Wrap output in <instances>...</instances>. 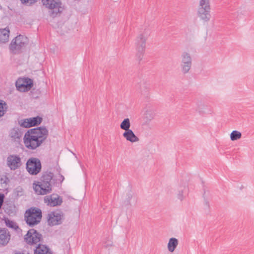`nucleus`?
I'll return each mask as SVG.
<instances>
[{"label": "nucleus", "mask_w": 254, "mask_h": 254, "mask_svg": "<svg viewBox=\"0 0 254 254\" xmlns=\"http://www.w3.org/2000/svg\"><path fill=\"white\" fill-rule=\"evenodd\" d=\"M64 180V176L59 174V178H56L51 171H44L38 181H34L33 189L38 195H45L51 193L53 186L59 187Z\"/></svg>", "instance_id": "nucleus-1"}, {"label": "nucleus", "mask_w": 254, "mask_h": 254, "mask_svg": "<svg viewBox=\"0 0 254 254\" xmlns=\"http://www.w3.org/2000/svg\"><path fill=\"white\" fill-rule=\"evenodd\" d=\"M48 136V130L45 127H37L25 132L23 142L27 149L35 150L41 145Z\"/></svg>", "instance_id": "nucleus-2"}, {"label": "nucleus", "mask_w": 254, "mask_h": 254, "mask_svg": "<svg viewBox=\"0 0 254 254\" xmlns=\"http://www.w3.org/2000/svg\"><path fill=\"white\" fill-rule=\"evenodd\" d=\"M28 43V38L24 35L19 34L12 40L9 45V49L12 54H18L21 53Z\"/></svg>", "instance_id": "nucleus-3"}, {"label": "nucleus", "mask_w": 254, "mask_h": 254, "mask_svg": "<svg viewBox=\"0 0 254 254\" xmlns=\"http://www.w3.org/2000/svg\"><path fill=\"white\" fill-rule=\"evenodd\" d=\"M42 217V211L37 207H31L25 213V221L30 227H33L39 223Z\"/></svg>", "instance_id": "nucleus-4"}, {"label": "nucleus", "mask_w": 254, "mask_h": 254, "mask_svg": "<svg viewBox=\"0 0 254 254\" xmlns=\"http://www.w3.org/2000/svg\"><path fill=\"white\" fill-rule=\"evenodd\" d=\"M26 169L29 174L37 175L42 169L40 160L38 158H30L26 163Z\"/></svg>", "instance_id": "nucleus-5"}, {"label": "nucleus", "mask_w": 254, "mask_h": 254, "mask_svg": "<svg viewBox=\"0 0 254 254\" xmlns=\"http://www.w3.org/2000/svg\"><path fill=\"white\" fill-rule=\"evenodd\" d=\"M24 239L29 245H37L38 243L43 242V241L42 234L34 229H29L24 236Z\"/></svg>", "instance_id": "nucleus-6"}, {"label": "nucleus", "mask_w": 254, "mask_h": 254, "mask_svg": "<svg viewBox=\"0 0 254 254\" xmlns=\"http://www.w3.org/2000/svg\"><path fill=\"white\" fill-rule=\"evenodd\" d=\"M198 16L204 21H208L211 18L210 5L209 0H200L198 9Z\"/></svg>", "instance_id": "nucleus-7"}, {"label": "nucleus", "mask_w": 254, "mask_h": 254, "mask_svg": "<svg viewBox=\"0 0 254 254\" xmlns=\"http://www.w3.org/2000/svg\"><path fill=\"white\" fill-rule=\"evenodd\" d=\"M146 39L143 34H140L136 38L135 45L137 51L136 57L137 60L140 62L143 58L146 46Z\"/></svg>", "instance_id": "nucleus-8"}, {"label": "nucleus", "mask_w": 254, "mask_h": 254, "mask_svg": "<svg viewBox=\"0 0 254 254\" xmlns=\"http://www.w3.org/2000/svg\"><path fill=\"white\" fill-rule=\"evenodd\" d=\"M15 85L18 91L27 92L33 87V81L32 79L28 77L19 78L16 81Z\"/></svg>", "instance_id": "nucleus-9"}, {"label": "nucleus", "mask_w": 254, "mask_h": 254, "mask_svg": "<svg viewBox=\"0 0 254 254\" xmlns=\"http://www.w3.org/2000/svg\"><path fill=\"white\" fill-rule=\"evenodd\" d=\"M48 223L51 226L61 224L64 219V213L60 211H52L48 215Z\"/></svg>", "instance_id": "nucleus-10"}, {"label": "nucleus", "mask_w": 254, "mask_h": 254, "mask_svg": "<svg viewBox=\"0 0 254 254\" xmlns=\"http://www.w3.org/2000/svg\"><path fill=\"white\" fill-rule=\"evenodd\" d=\"M43 5L45 7L50 9H58L57 11L54 10L52 12L51 15L53 17L57 16L58 13H61L60 8L61 7L62 3L60 0H42Z\"/></svg>", "instance_id": "nucleus-11"}, {"label": "nucleus", "mask_w": 254, "mask_h": 254, "mask_svg": "<svg viewBox=\"0 0 254 254\" xmlns=\"http://www.w3.org/2000/svg\"><path fill=\"white\" fill-rule=\"evenodd\" d=\"M23 133V130L21 128L14 127L10 130L9 137L11 141L19 144L21 141Z\"/></svg>", "instance_id": "nucleus-12"}, {"label": "nucleus", "mask_w": 254, "mask_h": 254, "mask_svg": "<svg viewBox=\"0 0 254 254\" xmlns=\"http://www.w3.org/2000/svg\"><path fill=\"white\" fill-rule=\"evenodd\" d=\"M7 164L11 170H15L21 166V158L17 155H10L7 158Z\"/></svg>", "instance_id": "nucleus-13"}, {"label": "nucleus", "mask_w": 254, "mask_h": 254, "mask_svg": "<svg viewBox=\"0 0 254 254\" xmlns=\"http://www.w3.org/2000/svg\"><path fill=\"white\" fill-rule=\"evenodd\" d=\"M45 201L48 203V205L54 207L60 205L63 202V199L58 194L53 193L50 196H46Z\"/></svg>", "instance_id": "nucleus-14"}, {"label": "nucleus", "mask_w": 254, "mask_h": 254, "mask_svg": "<svg viewBox=\"0 0 254 254\" xmlns=\"http://www.w3.org/2000/svg\"><path fill=\"white\" fill-rule=\"evenodd\" d=\"M10 239V235L7 229L0 228V247L5 246Z\"/></svg>", "instance_id": "nucleus-15"}, {"label": "nucleus", "mask_w": 254, "mask_h": 254, "mask_svg": "<svg viewBox=\"0 0 254 254\" xmlns=\"http://www.w3.org/2000/svg\"><path fill=\"white\" fill-rule=\"evenodd\" d=\"M34 254H53V253L48 246L39 243L34 250Z\"/></svg>", "instance_id": "nucleus-16"}, {"label": "nucleus", "mask_w": 254, "mask_h": 254, "mask_svg": "<svg viewBox=\"0 0 254 254\" xmlns=\"http://www.w3.org/2000/svg\"><path fill=\"white\" fill-rule=\"evenodd\" d=\"M123 136L126 140L130 142H135L139 141V138L134 133L133 131L129 129L127 131H125Z\"/></svg>", "instance_id": "nucleus-17"}, {"label": "nucleus", "mask_w": 254, "mask_h": 254, "mask_svg": "<svg viewBox=\"0 0 254 254\" xmlns=\"http://www.w3.org/2000/svg\"><path fill=\"white\" fill-rule=\"evenodd\" d=\"M9 30L7 28L0 29V43H4L8 41Z\"/></svg>", "instance_id": "nucleus-18"}, {"label": "nucleus", "mask_w": 254, "mask_h": 254, "mask_svg": "<svg viewBox=\"0 0 254 254\" xmlns=\"http://www.w3.org/2000/svg\"><path fill=\"white\" fill-rule=\"evenodd\" d=\"M179 243L177 239L175 238H171L169 239L168 243V249L171 253H173L177 248Z\"/></svg>", "instance_id": "nucleus-19"}, {"label": "nucleus", "mask_w": 254, "mask_h": 254, "mask_svg": "<svg viewBox=\"0 0 254 254\" xmlns=\"http://www.w3.org/2000/svg\"><path fill=\"white\" fill-rule=\"evenodd\" d=\"M31 127L37 126L39 125L42 122L43 119L39 116L29 118Z\"/></svg>", "instance_id": "nucleus-20"}, {"label": "nucleus", "mask_w": 254, "mask_h": 254, "mask_svg": "<svg viewBox=\"0 0 254 254\" xmlns=\"http://www.w3.org/2000/svg\"><path fill=\"white\" fill-rule=\"evenodd\" d=\"M192 63H181V71L184 74L188 73L191 68Z\"/></svg>", "instance_id": "nucleus-21"}, {"label": "nucleus", "mask_w": 254, "mask_h": 254, "mask_svg": "<svg viewBox=\"0 0 254 254\" xmlns=\"http://www.w3.org/2000/svg\"><path fill=\"white\" fill-rule=\"evenodd\" d=\"M130 123L128 118L125 119L120 124V127L121 129L127 131L130 129Z\"/></svg>", "instance_id": "nucleus-22"}, {"label": "nucleus", "mask_w": 254, "mask_h": 254, "mask_svg": "<svg viewBox=\"0 0 254 254\" xmlns=\"http://www.w3.org/2000/svg\"><path fill=\"white\" fill-rule=\"evenodd\" d=\"M181 63H192L190 54L186 52H183L181 55Z\"/></svg>", "instance_id": "nucleus-23"}, {"label": "nucleus", "mask_w": 254, "mask_h": 254, "mask_svg": "<svg viewBox=\"0 0 254 254\" xmlns=\"http://www.w3.org/2000/svg\"><path fill=\"white\" fill-rule=\"evenodd\" d=\"M5 223L7 227L13 229V230H15L17 232L18 231V230L20 229L19 227L15 222L11 221L8 219L5 220Z\"/></svg>", "instance_id": "nucleus-24"}, {"label": "nucleus", "mask_w": 254, "mask_h": 254, "mask_svg": "<svg viewBox=\"0 0 254 254\" xmlns=\"http://www.w3.org/2000/svg\"><path fill=\"white\" fill-rule=\"evenodd\" d=\"M242 136L241 133L237 130H233L230 134V138L232 141L238 140Z\"/></svg>", "instance_id": "nucleus-25"}, {"label": "nucleus", "mask_w": 254, "mask_h": 254, "mask_svg": "<svg viewBox=\"0 0 254 254\" xmlns=\"http://www.w3.org/2000/svg\"><path fill=\"white\" fill-rule=\"evenodd\" d=\"M6 111V104L1 100H0V117L3 116Z\"/></svg>", "instance_id": "nucleus-26"}, {"label": "nucleus", "mask_w": 254, "mask_h": 254, "mask_svg": "<svg viewBox=\"0 0 254 254\" xmlns=\"http://www.w3.org/2000/svg\"><path fill=\"white\" fill-rule=\"evenodd\" d=\"M19 124L21 127H23L29 128L31 127L29 119L21 120L19 122Z\"/></svg>", "instance_id": "nucleus-27"}, {"label": "nucleus", "mask_w": 254, "mask_h": 254, "mask_svg": "<svg viewBox=\"0 0 254 254\" xmlns=\"http://www.w3.org/2000/svg\"><path fill=\"white\" fill-rule=\"evenodd\" d=\"M136 89L139 90L141 93L145 91L146 89V84L144 81L141 82L139 85H136Z\"/></svg>", "instance_id": "nucleus-28"}, {"label": "nucleus", "mask_w": 254, "mask_h": 254, "mask_svg": "<svg viewBox=\"0 0 254 254\" xmlns=\"http://www.w3.org/2000/svg\"><path fill=\"white\" fill-rule=\"evenodd\" d=\"M132 197V193L131 190L128 191L127 193L126 200L124 201V204L126 205L130 204V201Z\"/></svg>", "instance_id": "nucleus-29"}, {"label": "nucleus", "mask_w": 254, "mask_h": 254, "mask_svg": "<svg viewBox=\"0 0 254 254\" xmlns=\"http://www.w3.org/2000/svg\"><path fill=\"white\" fill-rule=\"evenodd\" d=\"M0 184L6 186L9 180L6 175H3L0 178Z\"/></svg>", "instance_id": "nucleus-30"}, {"label": "nucleus", "mask_w": 254, "mask_h": 254, "mask_svg": "<svg viewBox=\"0 0 254 254\" xmlns=\"http://www.w3.org/2000/svg\"><path fill=\"white\" fill-rule=\"evenodd\" d=\"M23 4L30 6L37 1V0H20Z\"/></svg>", "instance_id": "nucleus-31"}, {"label": "nucleus", "mask_w": 254, "mask_h": 254, "mask_svg": "<svg viewBox=\"0 0 254 254\" xmlns=\"http://www.w3.org/2000/svg\"><path fill=\"white\" fill-rule=\"evenodd\" d=\"M183 193L184 190H179L178 193L177 194V197L181 201L183 200L184 199Z\"/></svg>", "instance_id": "nucleus-32"}, {"label": "nucleus", "mask_w": 254, "mask_h": 254, "mask_svg": "<svg viewBox=\"0 0 254 254\" xmlns=\"http://www.w3.org/2000/svg\"><path fill=\"white\" fill-rule=\"evenodd\" d=\"M4 198V195L3 193H0V209L3 204Z\"/></svg>", "instance_id": "nucleus-33"}, {"label": "nucleus", "mask_w": 254, "mask_h": 254, "mask_svg": "<svg viewBox=\"0 0 254 254\" xmlns=\"http://www.w3.org/2000/svg\"><path fill=\"white\" fill-rule=\"evenodd\" d=\"M205 204H206V205L207 206H209V203H208V201H206V202H205Z\"/></svg>", "instance_id": "nucleus-34"}, {"label": "nucleus", "mask_w": 254, "mask_h": 254, "mask_svg": "<svg viewBox=\"0 0 254 254\" xmlns=\"http://www.w3.org/2000/svg\"><path fill=\"white\" fill-rule=\"evenodd\" d=\"M149 118H150V119L153 118V117H152L151 116H150Z\"/></svg>", "instance_id": "nucleus-35"}]
</instances>
